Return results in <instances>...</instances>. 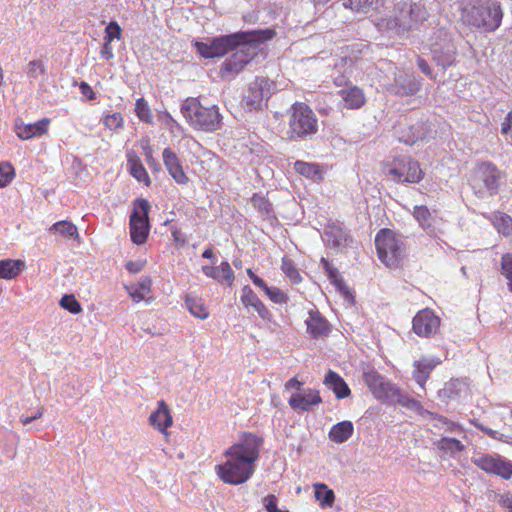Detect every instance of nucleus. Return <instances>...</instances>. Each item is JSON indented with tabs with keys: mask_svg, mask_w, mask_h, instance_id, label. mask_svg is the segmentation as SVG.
Returning a JSON list of instances; mask_svg holds the SVG:
<instances>
[{
	"mask_svg": "<svg viewBox=\"0 0 512 512\" xmlns=\"http://www.w3.org/2000/svg\"><path fill=\"white\" fill-rule=\"evenodd\" d=\"M264 439L254 433L245 432L240 440L228 447L226 461L215 467L217 476L226 484L240 485L250 479L259 459Z\"/></svg>",
	"mask_w": 512,
	"mask_h": 512,
	"instance_id": "obj_1",
	"label": "nucleus"
},
{
	"mask_svg": "<svg viewBox=\"0 0 512 512\" xmlns=\"http://www.w3.org/2000/svg\"><path fill=\"white\" fill-rule=\"evenodd\" d=\"M459 10L464 25L485 33L497 30L503 18V10L497 0H463Z\"/></svg>",
	"mask_w": 512,
	"mask_h": 512,
	"instance_id": "obj_2",
	"label": "nucleus"
},
{
	"mask_svg": "<svg viewBox=\"0 0 512 512\" xmlns=\"http://www.w3.org/2000/svg\"><path fill=\"white\" fill-rule=\"evenodd\" d=\"M428 18V11L421 1L397 0L394 13L377 22L379 29L395 30L398 33L417 29Z\"/></svg>",
	"mask_w": 512,
	"mask_h": 512,
	"instance_id": "obj_3",
	"label": "nucleus"
},
{
	"mask_svg": "<svg viewBox=\"0 0 512 512\" xmlns=\"http://www.w3.org/2000/svg\"><path fill=\"white\" fill-rule=\"evenodd\" d=\"M181 113L188 125L203 133H214L223 126V116L217 105H204L199 98L188 97L181 105Z\"/></svg>",
	"mask_w": 512,
	"mask_h": 512,
	"instance_id": "obj_4",
	"label": "nucleus"
},
{
	"mask_svg": "<svg viewBox=\"0 0 512 512\" xmlns=\"http://www.w3.org/2000/svg\"><path fill=\"white\" fill-rule=\"evenodd\" d=\"M286 135L290 140L306 139L318 132V119L304 102H295L287 110Z\"/></svg>",
	"mask_w": 512,
	"mask_h": 512,
	"instance_id": "obj_5",
	"label": "nucleus"
},
{
	"mask_svg": "<svg viewBox=\"0 0 512 512\" xmlns=\"http://www.w3.org/2000/svg\"><path fill=\"white\" fill-rule=\"evenodd\" d=\"M375 247L379 260L387 267H400L406 255L403 237L391 229L383 228L375 236Z\"/></svg>",
	"mask_w": 512,
	"mask_h": 512,
	"instance_id": "obj_6",
	"label": "nucleus"
},
{
	"mask_svg": "<svg viewBox=\"0 0 512 512\" xmlns=\"http://www.w3.org/2000/svg\"><path fill=\"white\" fill-rule=\"evenodd\" d=\"M386 175L396 183H419L424 172L417 160L411 156H396L384 164Z\"/></svg>",
	"mask_w": 512,
	"mask_h": 512,
	"instance_id": "obj_7",
	"label": "nucleus"
},
{
	"mask_svg": "<svg viewBox=\"0 0 512 512\" xmlns=\"http://www.w3.org/2000/svg\"><path fill=\"white\" fill-rule=\"evenodd\" d=\"M151 205L147 199L137 198L129 219L130 237L134 244L142 245L149 235V212Z\"/></svg>",
	"mask_w": 512,
	"mask_h": 512,
	"instance_id": "obj_8",
	"label": "nucleus"
},
{
	"mask_svg": "<svg viewBox=\"0 0 512 512\" xmlns=\"http://www.w3.org/2000/svg\"><path fill=\"white\" fill-rule=\"evenodd\" d=\"M500 182L501 172L494 164L485 162L477 168L472 187L479 196L483 195L485 192L494 195L498 192Z\"/></svg>",
	"mask_w": 512,
	"mask_h": 512,
	"instance_id": "obj_9",
	"label": "nucleus"
},
{
	"mask_svg": "<svg viewBox=\"0 0 512 512\" xmlns=\"http://www.w3.org/2000/svg\"><path fill=\"white\" fill-rule=\"evenodd\" d=\"M239 46L236 34L215 37L210 43L195 41L196 52L206 59L222 57Z\"/></svg>",
	"mask_w": 512,
	"mask_h": 512,
	"instance_id": "obj_10",
	"label": "nucleus"
},
{
	"mask_svg": "<svg viewBox=\"0 0 512 512\" xmlns=\"http://www.w3.org/2000/svg\"><path fill=\"white\" fill-rule=\"evenodd\" d=\"M472 462L488 474H494L506 480L512 477V461L498 454H482L477 458H473Z\"/></svg>",
	"mask_w": 512,
	"mask_h": 512,
	"instance_id": "obj_11",
	"label": "nucleus"
},
{
	"mask_svg": "<svg viewBox=\"0 0 512 512\" xmlns=\"http://www.w3.org/2000/svg\"><path fill=\"white\" fill-rule=\"evenodd\" d=\"M277 91L276 82L267 77H256L250 83L244 101L252 107H260L264 101H267Z\"/></svg>",
	"mask_w": 512,
	"mask_h": 512,
	"instance_id": "obj_12",
	"label": "nucleus"
},
{
	"mask_svg": "<svg viewBox=\"0 0 512 512\" xmlns=\"http://www.w3.org/2000/svg\"><path fill=\"white\" fill-rule=\"evenodd\" d=\"M363 380L369 390L379 400H387L394 395H400V390L394 385L386 382L384 378L375 370L365 371Z\"/></svg>",
	"mask_w": 512,
	"mask_h": 512,
	"instance_id": "obj_13",
	"label": "nucleus"
},
{
	"mask_svg": "<svg viewBox=\"0 0 512 512\" xmlns=\"http://www.w3.org/2000/svg\"><path fill=\"white\" fill-rule=\"evenodd\" d=\"M440 318L431 309L419 311L413 318V331L420 337H430L440 328Z\"/></svg>",
	"mask_w": 512,
	"mask_h": 512,
	"instance_id": "obj_14",
	"label": "nucleus"
},
{
	"mask_svg": "<svg viewBox=\"0 0 512 512\" xmlns=\"http://www.w3.org/2000/svg\"><path fill=\"white\" fill-rule=\"evenodd\" d=\"M322 402L320 392L317 389L302 388L294 392L288 399V404L293 410L309 411L313 406Z\"/></svg>",
	"mask_w": 512,
	"mask_h": 512,
	"instance_id": "obj_15",
	"label": "nucleus"
},
{
	"mask_svg": "<svg viewBox=\"0 0 512 512\" xmlns=\"http://www.w3.org/2000/svg\"><path fill=\"white\" fill-rule=\"evenodd\" d=\"M50 118L44 117L35 123L26 124L21 119L15 122V132L18 138L29 140L35 137H41L48 133Z\"/></svg>",
	"mask_w": 512,
	"mask_h": 512,
	"instance_id": "obj_16",
	"label": "nucleus"
},
{
	"mask_svg": "<svg viewBox=\"0 0 512 512\" xmlns=\"http://www.w3.org/2000/svg\"><path fill=\"white\" fill-rule=\"evenodd\" d=\"M149 424L165 436L169 435L168 428L173 424V417L169 406L164 400L157 403V409L149 416Z\"/></svg>",
	"mask_w": 512,
	"mask_h": 512,
	"instance_id": "obj_17",
	"label": "nucleus"
},
{
	"mask_svg": "<svg viewBox=\"0 0 512 512\" xmlns=\"http://www.w3.org/2000/svg\"><path fill=\"white\" fill-rule=\"evenodd\" d=\"M162 156L169 175L177 184L186 185L189 182V177L185 173L181 161L176 153L170 147H167L163 150Z\"/></svg>",
	"mask_w": 512,
	"mask_h": 512,
	"instance_id": "obj_18",
	"label": "nucleus"
},
{
	"mask_svg": "<svg viewBox=\"0 0 512 512\" xmlns=\"http://www.w3.org/2000/svg\"><path fill=\"white\" fill-rule=\"evenodd\" d=\"M241 302L246 308H253L264 321L273 320V314L248 285L242 289Z\"/></svg>",
	"mask_w": 512,
	"mask_h": 512,
	"instance_id": "obj_19",
	"label": "nucleus"
},
{
	"mask_svg": "<svg viewBox=\"0 0 512 512\" xmlns=\"http://www.w3.org/2000/svg\"><path fill=\"white\" fill-rule=\"evenodd\" d=\"M344 108L349 110L360 109L366 103V96L360 87L349 85L338 92Z\"/></svg>",
	"mask_w": 512,
	"mask_h": 512,
	"instance_id": "obj_20",
	"label": "nucleus"
},
{
	"mask_svg": "<svg viewBox=\"0 0 512 512\" xmlns=\"http://www.w3.org/2000/svg\"><path fill=\"white\" fill-rule=\"evenodd\" d=\"M151 287V278L149 276H143L137 283L125 285V290L135 303L141 301L150 302L153 299Z\"/></svg>",
	"mask_w": 512,
	"mask_h": 512,
	"instance_id": "obj_21",
	"label": "nucleus"
},
{
	"mask_svg": "<svg viewBox=\"0 0 512 512\" xmlns=\"http://www.w3.org/2000/svg\"><path fill=\"white\" fill-rule=\"evenodd\" d=\"M440 363L438 359L422 357L413 363V379L421 388H425V383L429 379L431 372Z\"/></svg>",
	"mask_w": 512,
	"mask_h": 512,
	"instance_id": "obj_22",
	"label": "nucleus"
},
{
	"mask_svg": "<svg viewBox=\"0 0 512 512\" xmlns=\"http://www.w3.org/2000/svg\"><path fill=\"white\" fill-rule=\"evenodd\" d=\"M307 332L313 339H319L329 334L330 327L328 321L318 310H310L309 318L305 321Z\"/></svg>",
	"mask_w": 512,
	"mask_h": 512,
	"instance_id": "obj_23",
	"label": "nucleus"
},
{
	"mask_svg": "<svg viewBox=\"0 0 512 512\" xmlns=\"http://www.w3.org/2000/svg\"><path fill=\"white\" fill-rule=\"evenodd\" d=\"M202 272L209 278H212L219 283H226L228 286H232L234 282V272L227 261L221 262L217 267L214 266H202Z\"/></svg>",
	"mask_w": 512,
	"mask_h": 512,
	"instance_id": "obj_24",
	"label": "nucleus"
},
{
	"mask_svg": "<svg viewBox=\"0 0 512 512\" xmlns=\"http://www.w3.org/2000/svg\"><path fill=\"white\" fill-rule=\"evenodd\" d=\"M325 237L328 245L335 248H342L349 245L352 241L351 236L346 229L337 224H329L325 229Z\"/></svg>",
	"mask_w": 512,
	"mask_h": 512,
	"instance_id": "obj_25",
	"label": "nucleus"
},
{
	"mask_svg": "<svg viewBox=\"0 0 512 512\" xmlns=\"http://www.w3.org/2000/svg\"><path fill=\"white\" fill-rule=\"evenodd\" d=\"M247 275L254 285L263 289L269 299L276 304H286L288 296L278 287H269L262 278L257 276L252 269H247Z\"/></svg>",
	"mask_w": 512,
	"mask_h": 512,
	"instance_id": "obj_26",
	"label": "nucleus"
},
{
	"mask_svg": "<svg viewBox=\"0 0 512 512\" xmlns=\"http://www.w3.org/2000/svg\"><path fill=\"white\" fill-rule=\"evenodd\" d=\"M239 45L244 44H259L273 39L276 36V30L273 28H266L262 30L246 31L235 33Z\"/></svg>",
	"mask_w": 512,
	"mask_h": 512,
	"instance_id": "obj_27",
	"label": "nucleus"
},
{
	"mask_svg": "<svg viewBox=\"0 0 512 512\" xmlns=\"http://www.w3.org/2000/svg\"><path fill=\"white\" fill-rule=\"evenodd\" d=\"M324 384L333 390L337 399H344L351 395V390L345 380L332 370L325 375Z\"/></svg>",
	"mask_w": 512,
	"mask_h": 512,
	"instance_id": "obj_28",
	"label": "nucleus"
},
{
	"mask_svg": "<svg viewBox=\"0 0 512 512\" xmlns=\"http://www.w3.org/2000/svg\"><path fill=\"white\" fill-rule=\"evenodd\" d=\"M127 165L130 174L138 181L149 187L152 183L151 178L142 164L140 157L135 153L127 154Z\"/></svg>",
	"mask_w": 512,
	"mask_h": 512,
	"instance_id": "obj_29",
	"label": "nucleus"
},
{
	"mask_svg": "<svg viewBox=\"0 0 512 512\" xmlns=\"http://www.w3.org/2000/svg\"><path fill=\"white\" fill-rule=\"evenodd\" d=\"M26 268V264L20 259H2L0 260V279L12 280L18 277Z\"/></svg>",
	"mask_w": 512,
	"mask_h": 512,
	"instance_id": "obj_30",
	"label": "nucleus"
},
{
	"mask_svg": "<svg viewBox=\"0 0 512 512\" xmlns=\"http://www.w3.org/2000/svg\"><path fill=\"white\" fill-rule=\"evenodd\" d=\"M250 61L249 55L244 50H238L225 60L222 71L225 73H238Z\"/></svg>",
	"mask_w": 512,
	"mask_h": 512,
	"instance_id": "obj_31",
	"label": "nucleus"
},
{
	"mask_svg": "<svg viewBox=\"0 0 512 512\" xmlns=\"http://www.w3.org/2000/svg\"><path fill=\"white\" fill-rule=\"evenodd\" d=\"M354 432V426L351 421L345 420L332 426L329 431V439L334 443H343L351 438Z\"/></svg>",
	"mask_w": 512,
	"mask_h": 512,
	"instance_id": "obj_32",
	"label": "nucleus"
},
{
	"mask_svg": "<svg viewBox=\"0 0 512 512\" xmlns=\"http://www.w3.org/2000/svg\"><path fill=\"white\" fill-rule=\"evenodd\" d=\"M381 1L382 0H344L343 6L358 14H368L376 10Z\"/></svg>",
	"mask_w": 512,
	"mask_h": 512,
	"instance_id": "obj_33",
	"label": "nucleus"
},
{
	"mask_svg": "<svg viewBox=\"0 0 512 512\" xmlns=\"http://www.w3.org/2000/svg\"><path fill=\"white\" fill-rule=\"evenodd\" d=\"M185 304L188 311L196 318L205 320L209 317V310L205 306L202 298L194 295H187Z\"/></svg>",
	"mask_w": 512,
	"mask_h": 512,
	"instance_id": "obj_34",
	"label": "nucleus"
},
{
	"mask_svg": "<svg viewBox=\"0 0 512 512\" xmlns=\"http://www.w3.org/2000/svg\"><path fill=\"white\" fill-rule=\"evenodd\" d=\"M294 169L300 175L312 179V180H321L322 179V170L320 166L316 163H309L298 160L294 163Z\"/></svg>",
	"mask_w": 512,
	"mask_h": 512,
	"instance_id": "obj_35",
	"label": "nucleus"
},
{
	"mask_svg": "<svg viewBox=\"0 0 512 512\" xmlns=\"http://www.w3.org/2000/svg\"><path fill=\"white\" fill-rule=\"evenodd\" d=\"M313 487L315 490V498L319 501V505L321 507H331L335 501L333 490L329 489L324 483H315Z\"/></svg>",
	"mask_w": 512,
	"mask_h": 512,
	"instance_id": "obj_36",
	"label": "nucleus"
},
{
	"mask_svg": "<svg viewBox=\"0 0 512 512\" xmlns=\"http://www.w3.org/2000/svg\"><path fill=\"white\" fill-rule=\"evenodd\" d=\"M492 221L497 231L503 235L512 233V217L503 212H496L488 217Z\"/></svg>",
	"mask_w": 512,
	"mask_h": 512,
	"instance_id": "obj_37",
	"label": "nucleus"
},
{
	"mask_svg": "<svg viewBox=\"0 0 512 512\" xmlns=\"http://www.w3.org/2000/svg\"><path fill=\"white\" fill-rule=\"evenodd\" d=\"M413 217L423 229H431L434 226V217L426 205H416L413 209Z\"/></svg>",
	"mask_w": 512,
	"mask_h": 512,
	"instance_id": "obj_38",
	"label": "nucleus"
},
{
	"mask_svg": "<svg viewBox=\"0 0 512 512\" xmlns=\"http://www.w3.org/2000/svg\"><path fill=\"white\" fill-rule=\"evenodd\" d=\"M49 230L54 233H58L67 238H78V229L77 227L70 221H58L54 223Z\"/></svg>",
	"mask_w": 512,
	"mask_h": 512,
	"instance_id": "obj_39",
	"label": "nucleus"
},
{
	"mask_svg": "<svg viewBox=\"0 0 512 512\" xmlns=\"http://www.w3.org/2000/svg\"><path fill=\"white\" fill-rule=\"evenodd\" d=\"M321 264L325 270V273L328 276V279L330 282L335 285L339 290H343L346 285L345 281L343 280L341 273L339 270L333 266H331L330 262L326 258H321Z\"/></svg>",
	"mask_w": 512,
	"mask_h": 512,
	"instance_id": "obj_40",
	"label": "nucleus"
},
{
	"mask_svg": "<svg viewBox=\"0 0 512 512\" xmlns=\"http://www.w3.org/2000/svg\"><path fill=\"white\" fill-rule=\"evenodd\" d=\"M281 270L290 279L292 283L299 284L302 281V277L299 273V270L297 269L294 261L291 258L287 256L282 257Z\"/></svg>",
	"mask_w": 512,
	"mask_h": 512,
	"instance_id": "obj_41",
	"label": "nucleus"
},
{
	"mask_svg": "<svg viewBox=\"0 0 512 512\" xmlns=\"http://www.w3.org/2000/svg\"><path fill=\"white\" fill-rule=\"evenodd\" d=\"M101 122L110 131H116L124 126V118L119 112L104 113Z\"/></svg>",
	"mask_w": 512,
	"mask_h": 512,
	"instance_id": "obj_42",
	"label": "nucleus"
},
{
	"mask_svg": "<svg viewBox=\"0 0 512 512\" xmlns=\"http://www.w3.org/2000/svg\"><path fill=\"white\" fill-rule=\"evenodd\" d=\"M135 113L141 121L148 124H151L153 122L152 111L144 98H139L136 100Z\"/></svg>",
	"mask_w": 512,
	"mask_h": 512,
	"instance_id": "obj_43",
	"label": "nucleus"
},
{
	"mask_svg": "<svg viewBox=\"0 0 512 512\" xmlns=\"http://www.w3.org/2000/svg\"><path fill=\"white\" fill-rule=\"evenodd\" d=\"M15 176V169L10 162H0V189L8 186L14 180Z\"/></svg>",
	"mask_w": 512,
	"mask_h": 512,
	"instance_id": "obj_44",
	"label": "nucleus"
},
{
	"mask_svg": "<svg viewBox=\"0 0 512 512\" xmlns=\"http://www.w3.org/2000/svg\"><path fill=\"white\" fill-rule=\"evenodd\" d=\"M60 306L72 314L82 312V306L73 294H66L60 300Z\"/></svg>",
	"mask_w": 512,
	"mask_h": 512,
	"instance_id": "obj_45",
	"label": "nucleus"
},
{
	"mask_svg": "<svg viewBox=\"0 0 512 512\" xmlns=\"http://www.w3.org/2000/svg\"><path fill=\"white\" fill-rule=\"evenodd\" d=\"M437 447L442 451H463L465 446L456 438L443 437L437 442Z\"/></svg>",
	"mask_w": 512,
	"mask_h": 512,
	"instance_id": "obj_46",
	"label": "nucleus"
},
{
	"mask_svg": "<svg viewBox=\"0 0 512 512\" xmlns=\"http://www.w3.org/2000/svg\"><path fill=\"white\" fill-rule=\"evenodd\" d=\"M501 273L507 279L509 289L512 292V253H507L502 256Z\"/></svg>",
	"mask_w": 512,
	"mask_h": 512,
	"instance_id": "obj_47",
	"label": "nucleus"
},
{
	"mask_svg": "<svg viewBox=\"0 0 512 512\" xmlns=\"http://www.w3.org/2000/svg\"><path fill=\"white\" fill-rule=\"evenodd\" d=\"M122 35V29L120 25L115 22L111 21L106 27H105V36L103 38L104 41L112 43L114 39L120 40Z\"/></svg>",
	"mask_w": 512,
	"mask_h": 512,
	"instance_id": "obj_48",
	"label": "nucleus"
},
{
	"mask_svg": "<svg viewBox=\"0 0 512 512\" xmlns=\"http://www.w3.org/2000/svg\"><path fill=\"white\" fill-rule=\"evenodd\" d=\"M251 203L259 212L263 214H269L271 212L270 202L258 193H254L251 197Z\"/></svg>",
	"mask_w": 512,
	"mask_h": 512,
	"instance_id": "obj_49",
	"label": "nucleus"
},
{
	"mask_svg": "<svg viewBox=\"0 0 512 512\" xmlns=\"http://www.w3.org/2000/svg\"><path fill=\"white\" fill-rule=\"evenodd\" d=\"M45 68L41 60H32L28 63V74L32 77L44 74Z\"/></svg>",
	"mask_w": 512,
	"mask_h": 512,
	"instance_id": "obj_50",
	"label": "nucleus"
},
{
	"mask_svg": "<svg viewBox=\"0 0 512 512\" xmlns=\"http://www.w3.org/2000/svg\"><path fill=\"white\" fill-rule=\"evenodd\" d=\"M170 230L175 245L178 247H183L186 244V238L184 237L180 229L176 226H172Z\"/></svg>",
	"mask_w": 512,
	"mask_h": 512,
	"instance_id": "obj_51",
	"label": "nucleus"
},
{
	"mask_svg": "<svg viewBox=\"0 0 512 512\" xmlns=\"http://www.w3.org/2000/svg\"><path fill=\"white\" fill-rule=\"evenodd\" d=\"M145 158L147 164L153 171L159 172L161 170L159 163L152 155V150L150 147L145 148Z\"/></svg>",
	"mask_w": 512,
	"mask_h": 512,
	"instance_id": "obj_52",
	"label": "nucleus"
},
{
	"mask_svg": "<svg viewBox=\"0 0 512 512\" xmlns=\"http://www.w3.org/2000/svg\"><path fill=\"white\" fill-rule=\"evenodd\" d=\"M265 508L267 512H284L277 507V497L275 495H268L264 499Z\"/></svg>",
	"mask_w": 512,
	"mask_h": 512,
	"instance_id": "obj_53",
	"label": "nucleus"
},
{
	"mask_svg": "<svg viewBox=\"0 0 512 512\" xmlns=\"http://www.w3.org/2000/svg\"><path fill=\"white\" fill-rule=\"evenodd\" d=\"M501 133L512 137V110L508 113L505 120L501 124Z\"/></svg>",
	"mask_w": 512,
	"mask_h": 512,
	"instance_id": "obj_54",
	"label": "nucleus"
},
{
	"mask_svg": "<svg viewBox=\"0 0 512 512\" xmlns=\"http://www.w3.org/2000/svg\"><path fill=\"white\" fill-rule=\"evenodd\" d=\"M393 397H397L399 404L409 408H414L419 405V402L417 400L404 396L401 393L400 395H394Z\"/></svg>",
	"mask_w": 512,
	"mask_h": 512,
	"instance_id": "obj_55",
	"label": "nucleus"
},
{
	"mask_svg": "<svg viewBox=\"0 0 512 512\" xmlns=\"http://www.w3.org/2000/svg\"><path fill=\"white\" fill-rule=\"evenodd\" d=\"M417 64H418V67L419 69L429 78L433 79L434 78V75H433V71H432V68L429 66V64L427 63V61L421 57H418L417 58Z\"/></svg>",
	"mask_w": 512,
	"mask_h": 512,
	"instance_id": "obj_56",
	"label": "nucleus"
},
{
	"mask_svg": "<svg viewBox=\"0 0 512 512\" xmlns=\"http://www.w3.org/2000/svg\"><path fill=\"white\" fill-rule=\"evenodd\" d=\"M100 55L105 60H110L113 58V48L110 42H106L103 40V45L100 50Z\"/></svg>",
	"mask_w": 512,
	"mask_h": 512,
	"instance_id": "obj_57",
	"label": "nucleus"
},
{
	"mask_svg": "<svg viewBox=\"0 0 512 512\" xmlns=\"http://www.w3.org/2000/svg\"><path fill=\"white\" fill-rule=\"evenodd\" d=\"M79 89H80L81 93L84 96H86L89 100L95 99V97H96L95 92L93 91L92 87L87 82L82 81L79 84Z\"/></svg>",
	"mask_w": 512,
	"mask_h": 512,
	"instance_id": "obj_58",
	"label": "nucleus"
},
{
	"mask_svg": "<svg viewBox=\"0 0 512 512\" xmlns=\"http://www.w3.org/2000/svg\"><path fill=\"white\" fill-rule=\"evenodd\" d=\"M500 504L509 512H512V494L505 493L501 495Z\"/></svg>",
	"mask_w": 512,
	"mask_h": 512,
	"instance_id": "obj_59",
	"label": "nucleus"
},
{
	"mask_svg": "<svg viewBox=\"0 0 512 512\" xmlns=\"http://www.w3.org/2000/svg\"><path fill=\"white\" fill-rule=\"evenodd\" d=\"M143 266L144 265L141 262L129 261L126 264V269L128 272L136 274L143 269Z\"/></svg>",
	"mask_w": 512,
	"mask_h": 512,
	"instance_id": "obj_60",
	"label": "nucleus"
},
{
	"mask_svg": "<svg viewBox=\"0 0 512 512\" xmlns=\"http://www.w3.org/2000/svg\"><path fill=\"white\" fill-rule=\"evenodd\" d=\"M43 413H44V409L42 407H40L36 414L33 415V416H30V417H24V418H21V422L23 425H28L30 424L32 421L36 420V419H39L43 416Z\"/></svg>",
	"mask_w": 512,
	"mask_h": 512,
	"instance_id": "obj_61",
	"label": "nucleus"
},
{
	"mask_svg": "<svg viewBox=\"0 0 512 512\" xmlns=\"http://www.w3.org/2000/svg\"><path fill=\"white\" fill-rule=\"evenodd\" d=\"M420 87H421L420 82L412 83V85L409 88V91H404L401 93V95H405V96L414 95L420 90Z\"/></svg>",
	"mask_w": 512,
	"mask_h": 512,
	"instance_id": "obj_62",
	"label": "nucleus"
},
{
	"mask_svg": "<svg viewBox=\"0 0 512 512\" xmlns=\"http://www.w3.org/2000/svg\"><path fill=\"white\" fill-rule=\"evenodd\" d=\"M301 385L302 383L296 377H293L286 382L285 389L289 390L295 387L299 388Z\"/></svg>",
	"mask_w": 512,
	"mask_h": 512,
	"instance_id": "obj_63",
	"label": "nucleus"
},
{
	"mask_svg": "<svg viewBox=\"0 0 512 512\" xmlns=\"http://www.w3.org/2000/svg\"><path fill=\"white\" fill-rule=\"evenodd\" d=\"M440 421L448 426V430H460V426L452 421L447 420L446 418L440 417Z\"/></svg>",
	"mask_w": 512,
	"mask_h": 512,
	"instance_id": "obj_64",
	"label": "nucleus"
}]
</instances>
